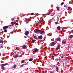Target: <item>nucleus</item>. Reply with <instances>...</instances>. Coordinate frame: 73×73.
<instances>
[{"label": "nucleus", "instance_id": "nucleus-1", "mask_svg": "<svg viewBox=\"0 0 73 73\" xmlns=\"http://www.w3.org/2000/svg\"><path fill=\"white\" fill-rule=\"evenodd\" d=\"M8 65V63H6L5 64H1V68L2 70H5V68L4 66H6V65Z\"/></svg>", "mask_w": 73, "mask_h": 73}, {"label": "nucleus", "instance_id": "nucleus-2", "mask_svg": "<svg viewBox=\"0 0 73 73\" xmlns=\"http://www.w3.org/2000/svg\"><path fill=\"white\" fill-rule=\"evenodd\" d=\"M34 32L36 33H40V30L38 29H35L34 31Z\"/></svg>", "mask_w": 73, "mask_h": 73}, {"label": "nucleus", "instance_id": "nucleus-3", "mask_svg": "<svg viewBox=\"0 0 73 73\" xmlns=\"http://www.w3.org/2000/svg\"><path fill=\"white\" fill-rule=\"evenodd\" d=\"M8 27H9V26H4L3 27V29L4 30V29H8Z\"/></svg>", "mask_w": 73, "mask_h": 73}, {"label": "nucleus", "instance_id": "nucleus-4", "mask_svg": "<svg viewBox=\"0 0 73 73\" xmlns=\"http://www.w3.org/2000/svg\"><path fill=\"white\" fill-rule=\"evenodd\" d=\"M54 42H53L51 43V46H54V45H56V43H54Z\"/></svg>", "mask_w": 73, "mask_h": 73}, {"label": "nucleus", "instance_id": "nucleus-5", "mask_svg": "<svg viewBox=\"0 0 73 73\" xmlns=\"http://www.w3.org/2000/svg\"><path fill=\"white\" fill-rule=\"evenodd\" d=\"M25 35H26V36H27V35H28L29 34V31H26L25 32Z\"/></svg>", "mask_w": 73, "mask_h": 73}, {"label": "nucleus", "instance_id": "nucleus-6", "mask_svg": "<svg viewBox=\"0 0 73 73\" xmlns=\"http://www.w3.org/2000/svg\"><path fill=\"white\" fill-rule=\"evenodd\" d=\"M55 40L57 41H61V38L60 37H58L55 39Z\"/></svg>", "mask_w": 73, "mask_h": 73}, {"label": "nucleus", "instance_id": "nucleus-7", "mask_svg": "<svg viewBox=\"0 0 73 73\" xmlns=\"http://www.w3.org/2000/svg\"><path fill=\"white\" fill-rule=\"evenodd\" d=\"M39 50H38V49L37 48H35L34 49V51L35 52H38Z\"/></svg>", "mask_w": 73, "mask_h": 73}, {"label": "nucleus", "instance_id": "nucleus-8", "mask_svg": "<svg viewBox=\"0 0 73 73\" xmlns=\"http://www.w3.org/2000/svg\"><path fill=\"white\" fill-rule=\"evenodd\" d=\"M40 33L41 35H42V34H43V33H45V31H42L41 30H40Z\"/></svg>", "mask_w": 73, "mask_h": 73}, {"label": "nucleus", "instance_id": "nucleus-9", "mask_svg": "<svg viewBox=\"0 0 73 73\" xmlns=\"http://www.w3.org/2000/svg\"><path fill=\"white\" fill-rule=\"evenodd\" d=\"M22 48H23V49H25L27 48V45H23L22 46Z\"/></svg>", "mask_w": 73, "mask_h": 73}, {"label": "nucleus", "instance_id": "nucleus-10", "mask_svg": "<svg viewBox=\"0 0 73 73\" xmlns=\"http://www.w3.org/2000/svg\"><path fill=\"white\" fill-rule=\"evenodd\" d=\"M62 44H66V41H64V40H63L62 42Z\"/></svg>", "mask_w": 73, "mask_h": 73}, {"label": "nucleus", "instance_id": "nucleus-11", "mask_svg": "<svg viewBox=\"0 0 73 73\" xmlns=\"http://www.w3.org/2000/svg\"><path fill=\"white\" fill-rule=\"evenodd\" d=\"M19 56V55L18 54H16L15 56H13V57L15 58H17Z\"/></svg>", "mask_w": 73, "mask_h": 73}, {"label": "nucleus", "instance_id": "nucleus-12", "mask_svg": "<svg viewBox=\"0 0 73 73\" xmlns=\"http://www.w3.org/2000/svg\"><path fill=\"white\" fill-rule=\"evenodd\" d=\"M38 39H41L42 38V36L40 35L38 36Z\"/></svg>", "mask_w": 73, "mask_h": 73}, {"label": "nucleus", "instance_id": "nucleus-13", "mask_svg": "<svg viewBox=\"0 0 73 73\" xmlns=\"http://www.w3.org/2000/svg\"><path fill=\"white\" fill-rule=\"evenodd\" d=\"M59 68L58 67V66H56V71H57V72H58V70L59 69L58 68Z\"/></svg>", "mask_w": 73, "mask_h": 73}, {"label": "nucleus", "instance_id": "nucleus-14", "mask_svg": "<svg viewBox=\"0 0 73 73\" xmlns=\"http://www.w3.org/2000/svg\"><path fill=\"white\" fill-rule=\"evenodd\" d=\"M57 29L58 31H60L61 30V28H60V26H58L57 27Z\"/></svg>", "mask_w": 73, "mask_h": 73}, {"label": "nucleus", "instance_id": "nucleus-15", "mask_svg": "<svg viewBox=\"0 0 73 73\" xmlns=\"http://www.w3.org/2000/svg\"><path fill=\"white\" fill-rule=\"evenodd\" d=\"M73 37V35H71L70 36H69V38H72Z\"/></svg>", "mask_w": 73, "mask_h": 73}, {"label": "nucleus", "instance_id": "nucleus-16", "mask_svg": "<svg viewBox=\"0 0 73 73\" xmlns=\"http://www.w3.org/2000/svg\"><path fill=\"white\" fill-rule=\"evenodd\" d=\"M13 68H15L17 67V66H16V64H14V65H13Z\"/></svg>", "mask_w": 73, "mask_h": 73}, {"label": "nucleus", "instance_id": "nucleus-17", "mask_svg": "<svg viewBox=\"0 0 73 73\" xmlns=\"http://www.w3.org/2000/svg\"><path fill=\"white\" fill-rule=\"evenodd\" d=\"M24 65H25V64H22L20 66V67L21 68H22V67H24Z\"/></svg>", "mask_w": 73, "mask_h": 73}, {"label": "nucleus", "instance_id": "nucleus-18", "mask_svg": "<svg viewBox=\"0 0 73 73\" xmlns=\"http://www.w3.org/2000/svg\"><path fill=\"white\" fill-rule=\"evenodd\" d=\"M14 20H15V19H14L13 18L11 19V21H14Z\"/></svg>", "mask_w": 73, "mask_h": 73}, {"label": "nucleus", "instance_id": "nucleus-19", "mask_svg": "<svg viewBox=\"0 0 73 73\" xmlns=\"http://www.w3.org/2000/svg\"><path fill=\"white\" fill-rule=\"evenodd\" d=\"M33 60V58H31L29 59V61H32Z\"/></svg>", "mask_w": 73, "mask_h": 73}, {"label": "nucleus", "instance_id": "nucleus-20", "mask_svg": "<svg viewBox=\"0 0 73 73\" xmlns=\"http://www.w3.org/2000/svg\"><path fill=\"white\" fill-rule=\"evenodd\" d=\"M57 48L59 49H60V44H59L57 46Z\"/></svg>", "mask_w": 73, "mask_h": 73}, {"label": "nucleus", "instance_id": "nucleus-21", "mask_svg": "<svg viewBox=\"0 0 73 73\" xmlns=\"http://www.w3.org/2000/svg\"><path fill=\"white\" fill-rule=\"evenodd\" d=\"M57 10L58 11H59V7H56Z\"/></svg>", "mask_w": 73, "mask_h": 73}, {"label": "nucleus", "instance_id": "nucleus-22", "mask_svg": "<svg viewBox=\"0 0 73 73\" xmlns=\"http://www.w3.org/2000/svg\"><path fill=\"white\" fill-rule=\"evenodd\" d=\"M4 32H5V33L7 32V30L6 29H5V30H4Z\"/></svg>", "mask_w": 73, "mask_h": 73}, {"label": "nucleus", "instance_id": "nucleus-23", "mask_svg": "<svg viewBox=\"0 0 73 73\" xmlns=\"http://www.w3.org/2000/svg\"><path fill=\"white\" fill-rule=\"evenodd\" d=\"M4 42L3 40H0V43H3Z\"/></svg>", "mask_w": 73, "mask_h": 73}, {"label": "nucleus", "instance_id": "nucleus-24", "mask_svg": "<svg viewBox=\"0 0 73 73\" xmlns=\"http://www.w3.org/2000/svg\"><path fill=\"white\" fill-rule=\"evenodd\" d=\"M15 24V22H12L11 23V24H13H13Z\"/></svg>", "mask_w": 73, "mask_h": 73}, {"label": "nucleus", "instance_id": "nucleus-25", "mask_svg": "<svg viewBox=\"0 0 73 73\" xmlns=\"http://www.w3.org/2000/svg\"><path fill=\"white\" fill-rule=\"evenodd\" d=\"M24 62H25V60H23L21 61V63H23Z\"/></svg>", "mask_w": 73, "mask_h": 73}, {"label": "nucleus", "instance_id": "nucleus-26", "mask_svg": "<svg viewBox=\"0 0 73 73\" xmlns=\"http://www.w3.org/2000/svg\"><path fill=\"white\" fill-rule=\"evenodd\" d=\"M27 18H25V20H24V21H25V22H26V21H27Z\"/></svg>", "mask_w": 73, "mask_h": 73}, {"label": "nucleus", "instance_id": "nucleus-27", "mask_svg": "<svg viewBox=\"0 0 73 73\" xmlns=\"http://www.w3.org/2000/svg\"><path fill=\"white\" fill-rule=\"evenodd\" d=\"M64 4V2H62V3H61V5H62Z\"/></svg>", "mask_w": 73, "mask_h": 73}, {"label": "nucleus", "instance_id": "nucleus-28", "mask_svg": "<svg viewBox=\"0 0 73 73\" xmlns=\"http://www.w3.org/2000/svg\"><path fill=\"white\" fill-rule=\"evenodd\" d=\"M33 37L34 38H35V39H36V38H37V36H33Z\"/></svg>", "mask_w": 73, "mask_h": 73}, {"label": "nucleus", "instance_id": "nucleus-29", "mask_svg": "<svg viewBox=\"0 0 73 73\" xmlns=\"http://www.w3.org/2000/svg\"><path fill=\"white\" fill-rule=\"evenodd\" d=\"M50 15V13H48L46 14V15Z\"/></svg>", "mask_w": 73, "mask_h": 73}, {"label": "nucleus", "instance_id": "nucleus-30", "mask_svg": "<svg viewBox=\"0 0 73 73\" xmlns=\"http://www.w3.org/2000/svg\"><path fill=\"white\" fill-rule=\"evenodd\" d=\"M58 49H60L59 48H58V47H57V48H56V50H58Z\"/></svg>", "mask_w": 73, "mask_h": 73}, {"label": "nucleus", "instance_id": "nucleus-31", "mask_svg": "<svg viewBox=\"0 0 73 73\" xmlns=\"http://www.w3.org/2000/svg\"><path fill=\"white\" fill-rule=\"evenodd\" d=\"M32 41L33 42V43H34V42H35V40H32Z\"/></svg>", "mask_w": 73, "mask_h": 73}, {"label": "nucleus", "instance_id": "nucleus-32", "mask_svg": "<svg viewBox=\"0 0 73 73\" xmlns=\"http://www.w3.org/2000/svg\"><path fill=\"white\" fill-rule=\"evenodd\" d=\"M33 14H34V13H31V15H33Z\"/></svg>", "mask_w": 73, "mask_h": 73}, {"label": "nucleus", "instance_id": "nucleus-33", "mask_svg": "<svg viewBox=\"0 0 73 73\" xmlns=\"http://www.w3.org/2000/svg\"><path fill=\"white\" fill-rule=\"evenodd\" d=\"M70 7H68V9H70Z\"/></svg>", "mask_w": 73, "mask_h": 73}, {"label": "nucleus", "instance_id": "nucleus-34", "mask_svg": "<svg viewBox=\"0 0 73 73\" xmlns=\"http://www.w3.org/2000/svg\"><path fill=\"white\" fill-rule=\"evenodd\" d=\"M64 7H66V5H64Z\"/></svg>", "mask_w": 73, "mask_h": 73}, {"label": "nucleus", "instance_id": "nucleus-35", "mask_svg": "<svg viewBox=\"0 0 73 73\" xmlns=\"http://www.w3.org/2000/svg\"><path fill=\"white\" fill-rule=\"evenodd\" d=\"M72 33H73V30H72L71 32Z\"/></svg>", "mask_w": 73, "mask_h": 73}, {"label": "nucleus", "instance_id": "nucleus-36", "mask_svg": "<svg viewBox=\"0 0 73 73\" xmlns=\"http://www.w3.org/2000/svg\"><path fill=\"white\" fill-rule=\"evenodd\" d=\"M57 42L54 41V43L55 44H56V43H57Z\"/></svg>", "mask_w": 73, "mask_h": 73}, {"label": "nucleus", "instance_id": "nucleus-37", "mask_svg": "<svg viewBox=\"0 0 73 73\" xmlns=\"http://www.w3.org/2000/svg\"><path fill=\"white\" fill-rule=\"evenodd\" d=\"M16 25H19V24H18V23H16Z\"/></svg>", "mask_w": 73, "mask_h": 73}, {"label": "nucleus", "instance_id": "nucleus-38", "mask_svg": "<svg viewBox=\"0 0 73 73\" xmlns=\"http://www.w3.org/2000/svg\"><path fill=\"white\" fill-rule=\"evenodd\" d=\"M52 58H54V56H52Z\"/></svg>", "mask_w": 73, "mask_h": 73}, {"label": "nucleus", "instance_id": "nucleus-39", "mask_svg": "<svg viewBox=\"0 0 73 73\" xmlns=\"http://www.w3.org/2000/svg\"><path fill=\"white\" fill-rule=\"evenodd\" d=\"M57 23H58L57 22H56L55 24H57Z\"/></svg>", "mask_w": 73, "mask_h": 73}, {"label": "nucleus", "instance_id": "nucleus-40", "mask_svg": "<svg viewBox=\"0 0 73 73\" xmlns=\"http://www.w3.org/2000/svg\"><path fill=\"white\" fill-rule=\"evenodd\" d=\"M63 57H64V55H62V58H63Z\"/></svg>", "mask_w": 73, "mask_h": 73}, {"label": "nucleus", "instance_id": "nucleus-41", "mask_svg": "<svg viewBox=\"0 0 73 73\" xmlns=\"http://www.w3.org/2000/svg\"><path fill=\"white\" fill-rule=\"evenodd\" d=\"M59 20V19H58L57 20V21H58Z\"/></svg>", "mask_w": 73, "mask_h": 73}, {"label": "nucleus", "instance_id": "nucleus-42", "mask_svg": "<svg viewBox=\"0 0 73 73\" xmlns=\"http://www.w3.org/2000/svg\"><path fill=\"white\" fill-rule=\"evenodd\" d=\"M2 46H0V48H2Z\"/></svg>", "mask_w": 73, "mask_h": 73}, {"label": "nucleus", "instance_id": "nucleus-43", "mask_svg": "<svg viewBox=\"0 0 73 73\" xmlns=\"http://www.w3.org/2000/svg\"><path fill=\"white\" fill-rule=\"evenodd\" d=\"M28 23L27 22V23H26V24H28Z\"/></svg>", "mask_w": 73, "mask_h": 73}, {"label": "nucleus", "instance_id": "nucleus-44", "mask_svg": "<svg viewBox=\"0 0 73 73\" xmlns=\"http://www.w3.org/2000/svg\"><path fill=\"white\" fill-rule=\"evenodd\" d=\"M1 35V32H0V36Z\"/></svg>", "mask_w": 73, "mask_h": 73}, {"label": "nucleus", "instance_id": "nucleus-45", "mask_svg": "<svg viewBox=\"0 0 73 73\" xmlns=\"http://www.w3.org/2000/svg\"><path fill=\"white\" fill-rule=\"evenodd\" d=\"M50 73H53V72H50Z\"/></svg>", "mask_w": 73, "mask_h": 73}, {"label": "nucleus", "instance_id": "nucleus-46", "mask_svg": "<svg viewBox=\"0 0 73 73\" xmlns=\"http://www.w3.org/2000/svg\"><path fill=\"white\" fill-rule=\"evenodd\" d=\"M27 36V37H29V36Z\"/></svg>", "mask_w": 73, "mask_h": 73}, {"label": "nucleus", "instance_id": "nucleus-47", "mask_svg": "<svg viewBox=\"0 0 73 73\" xmlns=\"http://www.w3.org/2000/svg\"><path fill=\"white\" fill-rule=\"evenodd\" d=\"M38 23H40V22H38Z\"/></svg>", "mask_w": 73, "mask_h": 73}, {"label": "nucleus", "instance_id": "nucleus-48", "mask_svg": "<svg viewBox=\"0 0 73 73\" xmlns=\"http://www.w3.org/2000/svg\"><path fill=\"white\" fill-rule=\"evenodd\" d=\"M44 21V20H43V21Z\"/></svg>", "mask_w": 73, "mask_h": 73}, {"label": "nucleus", "instance_id": "nucleus-49", "mask_svg": "<svg viewBox=\"0 0 73 73\" xmlns=\"http://www.w3.org/2000/svg\"><path fill=\"white\" fill-rule=\"evenodd\" d=\"M2 22H3V21H2Z\"/></svg>", "mask_w": 73, "mask_h": 73}, {"label": "nucleus", "instance_id": "nucleus-50", "mask_svg": "<svg viewBox=\"0 0 73 73\" xmlns=\"http://www.w3.org/2000/svg\"><path fill=\"white\" fill-rule=\"evenodd\" d=\"M2 22H3V21H2Z\"/></svg>", "mask_w": 73, "mask_h": 73}]
</instances>
